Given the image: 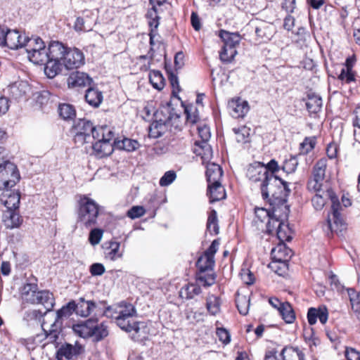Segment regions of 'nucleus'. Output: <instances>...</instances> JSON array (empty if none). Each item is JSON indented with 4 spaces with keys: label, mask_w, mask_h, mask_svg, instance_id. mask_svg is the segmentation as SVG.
Listing matches in <instances>:
<instances>
[{
    "label": "nucleus",
    "mask_w": 360,
    "mask_h": 360,
    "mask_svg": "<svg viewBox=\"0 0 360 360\" xmlns=\"http://www.w3.org/2000/svg\"><path fill=\"white\" fill-rule=\"evenodd\" d=\"M108 314V316H110L121 330L127 333L134 332L132 339L138 340L141 333H145L143 330L146 328V323L133 319V317L136 315V310L132 304L121 302L115 311L112 313L110 311Z\"/></svg>",
    "instance_id": "obj_1"
},
{
    "label": "nucleus",
    "mask_w": 360,
    "mask_h": 360,
    "mask_svg": "<svg viewBox=\"0 0 360 360\" xmlns=\"http://www.w3.org/2000/svg\"><path fill=\"white\" fill-rule=\"evenodd\" d=\"M247 176L253 182H261L260 190L262 198L272 206L273 212H275L277 207L282 206L280 202H277L278 193L274 191L275 186L272 185V183L277 180L271 176L268 177L266 170L260 162L257 166L249 167Z\"/></svg>",
    "instance_id": "obj_2"
},
{
    "label": "nucleus",
    "mask_w": 360,
    "mask_h": 360,
    "mask_svg": "<svg viewBox=\"0 0 360 360\" xmlns=\"http://www.w3.org/2000/svg\"><path fill=\"white\" fill-rule=\"evenodd\" d=\"M77 223L86 229L97 224L99 205L86 195H80L77 202Z\"/></svg>",
    "instance_id": "obj_3"
},
{
    "label": "nucleus",
    "mask_w": 360,
    "mask_h": 360,
    "mask_svg": "<svg viewBox=\"0 0 360 360\" xmlns=\"http://www.w3.org/2000/svg\"><path fill=\"white\" fill-rule=\"evenodd\" d=\"M74 332L83 338H91L100 342L109 335L108 326L105 322L99 323L97 319H89L72 327Z\"/></svg>",
    "instance_id": "obj_4"
},
{
    "label": "nucleus",
    "mask_w": 360,
    "mask_h": 360,
    "mask_svg": "<svg viewBox=\"0 0 360 360\" xmlns=\"http://www.w3.org/2000/svg\"><path fill=\"white\" fill-rule=\"evenodd\" d=\"M68 46L58 41H51L48 46L49 62L44 72L49 78H53L61 72L62 60Z\"/></svg>",
    "instance_id": "obj_5"
},
{
    "label": "nucleus",
    "mask_w": 360,
    "mask_h": 360,
    "mask_svg": "<svg viewBox=\"0 0 360 360\" xmlns=\"http://www.w3.org/2000/svg\"><path fill=\"white\" fill-rule=\"evenodd\" d=\"M262 166L266 170L268 177H271L277 181L272 183L274 186V191L278 193L277 202H280V205L285 206L287 202L288 198L291 192L288 183L277 176V173L281 169L278 162L275 159H271L267 164L261 163Z\"/></svg>",
    "instance_id": "obj_6"
},
{
    "label": "nucleus",
    "mask_w": 360,
    "mask_h": 360,
    "mask_svg": "<svg viewBox=\"0 0 360 360\" xmlns=\"http://www.w3.org/2000/svg\"><path fill=\"white\" fill-rule=\"evenodd\" d=\"M75 314L82 317H88L91 314L108 316V313L112 310L105 300H86L84 297L75 300Z\"/></svg>",
    "instance_id": "obj_7"
},
{
    "label": "nucleus",
    "mask_w": 360,
    "mask_h": 360,
    "mask_svg": "<svg viewBox=\"0 0 360 360\" xmlns=\"http://www.w3.org/2000/svg\"><path fill=\"white\" fill-rule=\"evenodd\" d=\"M219 37L223 41V46L219 52V57L224 63H231L237 54L236 47L240 41V35L238 32H230L221 30Z\"/></svg>",
    "instance_id": "obj_8"
},
{
    "label": "nucleus",
    "mask_w": 360,
    "mask_h": 360,
    "mask_svg": "<svg viewBox=\"0 0 360 360\" xmlns=\"http://www.w3.org/2000/svg\"><path fill=\"white\" fill-rule=\"evenodd\" d=\"M326 195L330 199L332 203L331 217L329 216L327 220L328 228L330 231L331 233H335L338 234L346 229V224L341 217V214L340 213L341 205L338 197L332 189L327 190Z\"/></svg>",
    "instance_id": "obj_9"
},
{
    "label": "nucleus",
    "mask_w": 360,
    "mask_h": 360,
    "mask_svg": "<svg viewBox=\"0 0 360 360\" xmlns=\"http://www.w3.org/2000/svg\"><path fill=\"white\" fill-rule=\"evenodd\" d=\"M17 167L10 161L0 165V190L12 188L20 180Z\"/></svg>",
    "instance_id": "obj_10"
},
{
    "label": "nucleus",
    "mask_w": 360,
    "mask_h": 360,
    "mask_svg": "<svg viewBox=\"0 0 360 360\" xmlns=\"http://www.w3.org/2000/svg\"><path fill=\"white\" fill-rule=\"evenodd\" d=\"M94 125L86 119H79L73 125L71 133L75 144L82 146L91 141V135L94 131Z\"/></svg>",
    "instance_id": "obj_11"
},
{
    "label": "nucleus",
    "mask_w": 360,
    "mask_h": 360,
    "mask_svg": "<svg viewBox=\"0 0 360 360\" xmlns=\"http://www.w3.org/2000/svg\"><path fill=\"white\" fill-rule=\"evenodd\" d=\"M68 51L62 60L61 69L64 66L66 69H77L84 63L83 53L77 48L68 47Z\"/></svg>",
    "instance_id": "obj_12"
},
{
    "label": "nucleus",
    "mask_w": 360,
    "mask_h": 360,
    "mask_svg": "<svg viewBox=\"0 0 360 360\" xmlns=\"http://www.w3.org/2000/svg\"><path fill=\"white\" fill-rule=\"evenodd\" d=\"M39 291L37 279L35 277L28 278L20 290L22 302L32 304Z\"/></svg>",
    "instance_id": "obj_13"
},
{
    "label": "nucleus",
    "mask_w": 360,
    "mask_h": 360,
    "mask_svg": "<svg viewBox=\"0 0 360 360\" xmlns=\"http://www.w3.org/2000/svg\"><path fill=\"white\" fill-rule=\"evenodd\" d=\"M272 262L270 264L271 268H275L276 264H281L285 268L287 266L289 259L292 255V250L287 248L284 243L278 244L271 250Z\"/></svg>",
    "instance_id": "obj_14"
},
{
    "label": "nucleus",
    "mask_w": 360,
    "mask_h": 360,
    "mask_svg": "<svg viewBox=\"0 0 360 360\" xmlns=\"http://www.w3.org/2000/svg\"><path fill=\"white\" fill-rule=\"evenodd\" d=\"M84 352V347L78 343L74 345L70 343H65L58 349L56 356L58 360H61L63 358L67 360H77L79 356Z\"/></svg>",
    "instance_id": "obj_15"
},
{
    "label": "nucleus",
    "mask_w": 360,
    "mask_h": 360,
    "mask_svg": "<svg viewBox=\"0 0 360 360\" xmlns=\"http://www.w3.org/2000/svg\"><path fill=\"white\" fill-rule=\"evenodd\" d=\"M67 82L69 88L77 89L89 87L94 84L93 79L88 74L79 71L72 72Z\"/></svg>",
    "instance_id": "obj_16"
},
{
    "label": "nucleus",
    "mask_w": 360,
    "mask_h": 360,
    "mask_svg": "<svg viewBox=\"0 0 360 360\" xmlns=\"http://www.w3.org/2000/svg\"><path fill=\"white\" fill-rule=\"evenodd\" d=\"M26 38L27 37H25L22 39L18 30H6L1 46H7L10 49H18L24 46Z\"/></svg>",
    "instance_id": "obj_17"
},
{
    "label": "nucleus",
    "mask_w": 360,
    "mask_h": 360,
    "mask_svg": "<svg viewBox=\"0 0 360 360\" xmlns=\"http://www.w3.org/2000/svg\"><path fill=\"white\" fill-rule=\"evenodd\" d=\"M228 108L230 115L234 118H243L250 110L247 101L240 98H233L229 101Z\"/></svg>",
    "instance_id": "obj_18"
},
{
    "label": "nucleus",
    "mask_w": 360,
    "mask_h": 360,
    "mask_svg": "<svg viewBox=\"0 0 360 360\" xmlns=\"http://www.w3.org/2000/svg\"><path fill=\"white\" fill-rule=\"evenodd\" d=\"M0 197V202L6 210H17L19 207L20 196L18 192L12 191L11 188L3 189Z\"/></svg>",
    "instance_id": "obj_19"
},
{
    "label": "nucleus",
    "mask_w": 360,
    "mask_h": 360,
    "mask_svg": "<svg viewBox=\"0 0 360 360\" xmlns=\"http://www.w3.org/2000/svg\"><path fill=\"white\" fill-rule=\"evenodd\" d=\"M317 319L322 324H325L328 319V311L325 305L319 306L317 308L310 307L307 311V321L310 326L314 325Z\"/></svg>",
    "instance_id": "obj_20"
},
{
    "label": "nucleus",
    "mask_w": 360,
    "mask_h": 360,
    "mask_svg": "<svg viewBox=\"0 0 360 360\" xmlns=\"http://www.w3.org/2000/svg\"><path fill=\"white\" fill-rule=\"evenodd\" d=\"M32 304L43 305L46 309V311L44 314H41L39 311L37 312L40 313L41 316H44L46 312L51 311L54 307L55 300L53 295L49 290H39Z\"/></svg>",
    "instance_id": "obj_21"
},
{
    "label": "nucleus",
    "mask_w": 360,
    "mask_h": 360,
    "mask_svg": "<svg viewBox=\"0 0 360 360\" xmlns=\"http://www.w3.org/2000/svg\"><path fill=\"white\" fill-rule=\"evenodd\" d=\"M2 221L6 229L18 228L22 223V218L17 210H6L4 211Z\"/></svg>",
    "instance_id": "obj_22"
},
{
    "label": "nucleus",
    "mask_w": 360,
    "mask_h": 360,
    "mask_svg": "<svg viewBox=\"0 0 360 360\" xmlns=\"http://www.w3.org/2000/svg\"><path fill=\"white\" fill-rule=\"evenodd\" d=\"M152 10L153 13L151 11H148V15H150L151 19L148 22L149 26L150 27V31L149 33L150 36V44L151 46V48L150 49V51H148V54H150V57H153L154 50L153 46L155 44L154 39L155 36L157 35V29L159 25V17L157 15V8L155 6H153L152 7Z\"/></svg>",
    "instance_id": "obj_23"
},
{
    "label": "nucleus",
    "mask_w": 360,
    "mask_h": 360,
    "mask_svg": "<svg viewBox=\"0 0 360 360\" xmlns=\"http://www.w3.org/2000/svg\"><path fill=\"white\" fill-rule=\"evenodd\" d=\"M103 248L105 249V257L110 261H115L123 256V251L120 250V242L114 240L105 242Z\"/></svg>",
    "instance_id": "obj_24"
},
{
    "label": "nucleus",
    "mask_w": 360,
    "mask_h": 360,
    "mask_svg": "<svg viewBox=\"0 0 360 360\" xmlns=\"http://www.w3.org/2000/svg\"><path fill=\"white\" fill-rule=\"evenodd\" d=\"M84 98L86 102L93 108L99 107L103 99L102 91L91 85L87 87Z\"/></svg>",
    "instance_id": "obj_25"
},
{
    "label": "nucleus",
    "mask_w": 360,
    "mask_h": 360,
    "mask_svg": "<svg viewBox=\"0 0 360 360\" xmlns=\"http://www.w3.org/2000/svg\"><path fill=\"white\" fill-rule=\"evenodd\" d=\"M303 101H305L307 110L310 114H316L321 111L322 99L318 94L312 92L308 93Z\"/></svg>",
    "instance_id": "obj_26"
},
{
    "label": "nucleus",
    "mask_w": 360,
    "mask_h": 360,
    "mask_svg": "<svg viewBox=\"0 0 360 360\" xmlns=\"http://www.w3.org/2000/svg\"><path fill=\"white\" fill-rule=\"evenodd\" d=\"M207 195L210 202L213 203L226 198V191L221 182H217L207 186Z\"/></svg>",
    "instance_id": "obj_27"
},
{
    "label": "nucleus",
    "mask_w": 360,
    "mask_h": 360,
    "mask_svg": "<svg viewBox=\"0 0 360 360\" xmlns=\"http://www.w3.org/2000/svg\"><path fill=\"white\" fill-rule=\"evenodd\" d=\"M206 177L208 185L221 182L223 176L221 167L215 163H210L207 165Z\"/></svg>",
    "instance_id": "obj_28"
},
{
    "label": "nucleus",
    "mask_w": 360,
    "mask_h": 360,
    "mask_svg": "<svg viewBox=\"0 0 360 360\" xmlns=\"http://www.w3.org/2000/svg\"><path fill=\"white\" fill-rule=\"evenodd\" d=\"M96 23L95 20L89 15L77 18L74 28L77 32H89L93 30Z\"/></svg>",
    "instance_id": "obj_29"
},
{
    "label": "nucleus",
    "mask_w": 360,
    "mask_h": 360,
    "mask_svg": "<svg viewBox=\"0 0 360 360\" xmlns=\"http://www.w3.org/2000/svg\"><path fill=\"white\" fill-rule=\"evenodd\" d=\"M113 143L105 141H96L93 143L92 148L95 155L98 158L110 155L113 152Z\"/></svg>",
    "instance_id": "obj_30"
},
{
    "label": "nucleus",
    "mask_w": 360,
    "mask_h": 360,
    "mask_svg": "<svg viewBox=\"0 0 360 360\" xmlns=\"http://www.w3.org/2000/svg\"><path fill=\"white\" fill-rule=\"evenodd\" d=\"M280 355L283 360H304V354L298 347L285 346L283 348Z\"/></svg>",
    "instance_id": "obj_31"
},
{
    "label": "nucleus",
    "mask_w": 360,
    "mask_h": 360,
    "mask_svg": "<svg viewBox=\"0 0 360 360\" xmlns=\"http://www.w3.org/2000/svg\"><path fill=\"white\" fill-rule=\"evenodd\" d=\"M201 292V288L197 283H188L180 289L179 297L182 299L191 300Z\"/></svg>",
    "instance_id": "obj_32"
},
{
    "label": "nucleus",
    "mask_w": 360,
    "mask_h": 360,
    "mask_svg": "<svg viewBox=\"0 0 360 360\" xmlns=\"http://www.w3.org/2000/svg\"><path fill=\"white\" fill-rule=\"evenodd\" d=\"M272 221L274 224H278L276 236L280 242L284 243V241H290L292 237L291 236V229L289 226L285 225L278 219H273Z\"/></svg>",
    "instance_id": "obj_33"
},
{
    "label": "nucleus",
    "mask_w": 360,
    "mask_h": 360,
    "mask_svg": "<svg viewBox=\"0 0 360 360\" xmlns=\"http://www.w3.org/2000/svg\"><path fill=\"white\" fill-rule=\"evenodd\" d=\"M48 49L41 48V49L33 50L32 53L27 56L29 60L34 64L37 65H44L46 66L47 63L49 62L48 58Z\"/></svg>",
    "instance_id": "obj_34"
},
{
    "label": "nucleus",
    "mask_w": 360,
    "mask_h": 360,
    "mask_svg": "<svg viewBox=\"0 0 360 360\" xmlns=\"http://www.w3.org/2000/svg\"><path fill=\"white\" fill-rule=\"evenodd\" d=\"M214 264V259L210 258L209 256H205L204 254H202L198 257L196 262V267L198 269V271H212Z\"/></svg>",
    "instance_id": "obj_35"
},
{
    "label": "nucleus",
    "mask_w": 360,
    "mask_h": 360,
    "mask_svg": "<svg viewBox=\"0 0 360 360\" xmlns=\"http://www.w3.org/2000/svg\"><path fill=\"white\" fill-rule=\"evenodd\" d=\"M206 308L212 316H216L220 312L221 300L220 298L214 295H210L206 300Z\"/></svg>",
    "instance_id": "obj_36"
},
{
    "label": "nucleus",
    "mask_w": 360,
    "mask_h": 360,
    "mask_svg": "<svg viewBox=\"0 0 360 360\" xmlns=\"http://www.w3.org/2000/svg\"><path fill=\"white\" fill-rule=\"evenodd\" d=\"M45 44L44 41L39 37H27L23 47L25 48L27 56L32 53L33 50L41 49L44 48Z\"/></svg>",
    "instance_id": "obj_37"
},
{
    "label": "nucleus",
    "mask_w": 360,
    "mask_h": 360,
    "mask_svg": "<svg viewBox=\"0 0 360 360\" xmlns=\"http://www.w3.org/2000/svg\"><path fill=\"white\" fill-rule=\"evenodd\" d=\"M278 311L286 323H292L295 321V314L292 305L289 302H284Z\"/></svg>",
    "instance_id": "obj_38"
},
{
    "label": "nucleus",
    "mask_w": 360,
    "mask_h": 360,
    "mask_svg": "<svg viewBox=\"0 0 360 360\" xmlns=\"http://www.w3.org/2000/svg\"><path fill=\"white\" fill-rule=\"evenodd\" d=\"M113 143L117 148L128 152L136 150L140 146L137 141L127 138H124L122 141H114Z\"/></svg>",
    "instance_id": "obj_39"
},
{
    "label": "nucleus",
    "mask_w": 360,
    "mask_h": 360,
    "mask_svg": "<svg viewBox=\"0 0 360 360\" xmlns=\"http://www.w3.org/2000/svg\"><path fill=\"white\" fill-rule=\"evenodd\" d=\"M149 81L152 86L159 91L162 90L165 84V78L159 70H151L150 72Z\"/></svg>",
    "instance_id": "obj_40"
},
{
    "label": "nucleus",
    "mask_w": 360,
    "mask_h": 360,
    "mask_svg": "<svg viewBox=\"0 0 360 360\" xmlns=\"http://www.w3.org/2000/svg\"><path fill=\"white\" fill-rule=\"evenodd\" d=\"M326 167L327 160L326 158L319 160L313 168V177L317 179L318 181H323Z\"/></svg>",
    "instance_id": "obj_41"
},
{
    "label": "nucleus",
    "mask_w": 360,
    "mask_h": 360,
    "mask_svg": "<svg viewBox=\"0 0 360 360\" xmlns=\"http://www.w3.org/2000/svg\"><path fill=\"white\" fill-rule=\"evenodd\" d=\"M196 281L205 287L212 285L216 281V274L214 273L198 271L195 275Z\"/></svg>",
    "instance_id": "obj_42"
},
{
    "label": "nucleus",
    "mask_w": 360,
    "mask_h": 360,
    "mask_svg": "<svg viewBox=\"0 0 360 360\" xmlns=\"http://www.w3.org/2000/svg\"><path fill=\"white\" fill-rule=\"evenodd\" d=\"M236 134V139L238 143H246L250 142V128L243 125L233 129Z\"/></svg>",
    "instance_id": "obj_43"
},
{
    "label": "nucleus",
    "mask_w": 360,
    "mask_h": 360,
    "mask_svg": "<svg viewBox=\"0 0 360 360\" xmlns=\"http://www.w3.org/2000/svg\"><path fill=\"white\" fill-rule=\"evenodd\" d=\"M207 229L211 233L217 235L219 233V224L217 213L215 210H212L210 212L207 221Z\"/></svg>",
    "instance_id": "obj_44"
},
{
    "label": "nucleus",
    "mask_w": 360,
    "mask_h": 360,
    "mask_svg": "<svg viewBox=\"0 0 360 360\" xmlns=\"http://www.w3.org/2000/svg\"><path fill=\"white\" fill-rule=\"evenodd\" d=\"M58 112L60 116L65 120H72L76 116V111L74 106L68 103L60 104Z\"/></svg>",
    "instance_id": "obj_45"
},
{
    "label": "nucleus",
    "mask_w": 360,
    "mask_h": 360,
    "mask_svg": "<svg viewBox=\"0 0 360 360\" xmlns=\"http://www.w3.org/2000/svg\"><path fill=\"white\" fill-rule=\"evenodd\" d=\"M75 313V300L70 301L67 304L56 311V322H58L63 317H68Z\"/></svg>",
    "instance_id": "obj_46"
},
{
    "label": "nucleus",
    "mask_w": 360,
    "mask_h": 360,
    "mask_svg": "<svg viewBox=\"0 0 360 360\" xmlns=\"http://www.w3.org/2000/svg\"><path fill=\"white\" fill-rule=\"evenodd\" d=\"M316 139L315 136L305 137L300 144V155H307L311 152L316 146Z\"/></svg>",
    "instance_id": "obj_47"
},
{
    "label": "nucleus",
    "mask_w": 360,
    "mask_h": 360,
    "mask_svg": "<svg viewBox=\"0 0 360 360\" xmlns=\"http://www.w3.org/2000/svg\"><path fill=\"white\" fill-rule=\"evenodd\" d=\"M347 292L352 310L360 315V292H356L352 288L348 289Z\"/></svg>",
    "instance_id": "obj_48"
},
{
    "label": "nucleus",
    "mask_w": 360,
    "mask_h": 360,
    "mask_svg": "<svg viewBox=\"0 0 360 360\" xmlns=\"http://www.w3.org/2000/svg\"><path fill=\"white\" fill-rule=\"evenodd\" d=\"M165 128V124H162L158 121L153 122L149 127V137L153 139L160 137L164 134Z\"/></svg>",
    "instance_id": "obj_49"
},
{
    "label": "nucleus",
    "mask_w": 360,
    "mask_h": 360,
    "mask_svg": "<svg viewBox=\"0 0 360 360\" xmlns=\"http://www.w3.org/2000/svg\"><path fill=\"white\" fill-rule=\"evenodd\" d=\"M197 129L198 131V134L202 139V141H203L204 143L202 148H205V150L207 151H210V146L206 143V142L210 139L211 136L210 127L207 125L203 124L202 125L198 126Z\"/></svg>",
    "instance_id": "obj_50"
},
{
    "label": "nucleus",
    "mask_w": 360,
    "mask_h": 360,
    "mask_svg": "<svg viewBox=\"0 0 360 360\" xmlns=\"http://www.w3.org/2000/svg\"><path fill=\"white\" fill-rule=\"evenodd\" d=\"M298 165V160L295 156L291 155L283 162L281 169L286 174H292L295 172Z\"/></svg>",
    "instance_id": "obj_51"
},
{
    "label": "nucleus",
    "mask_w": 360,
    "mask_h": 360,
    "mask_svg": "<svg viewBox=\"0 0 360 360\" xmlns=\"http://www.w3.org/2000/svg\"><path fill=\"white\" fill-rule=\"evenodd\" d=\"M236 307L241 315L245 316L248 314L250 307V299L245 296H240L236 300Z\"/></svg>",
    "instance_id": "obj_52"
},
{
    "label": "nucleus",
    "mask_w": 360,
    "mask_h": 360,
    "mask_svg": "<svg viewBox=\"0 0 360 360\" xmlns=\"http://www.w3.org/2000/svg\"><path fill=\"white\" fill-rule=\"evenodd\" d=\"M184 112L186 115V122L191 124H196L200 117L196 108L193 110V106H186L184 108Z\"/></svg>",
    "instance_id": "obj_53"
},
{
    "label": "nucleus",
    "mask_w": 360,
    "mask_h": 360,
    "mask_svg": "<svg viewBox=\"0 0 360 360\" xmlns=\"http://www.w3.org/2000/svg\"><path fill=\"white\" fill-rule=\"evenodd\" d=\"M168 79L170 82V84L172 87V95L175 97L177 96V94L180 92L181 88L179 84V79L178 77L172 72V71H168Z\"/></svg>",
    "instance_id": "obj_54"
},
{
    "label": "nucleus",
    "mask_w": 360,
    "mask_h": 360,
    "mask_svg": "<svg viewBox=\"0 0 360 360\" xmlns=\"http://www.w3.org/2000/svg\"><path fill=\"white\" fill-rule=\"evenodd\" d=\"M338 78L341 81H345L347 84L354 81V75L353 74L349 64H347V69L342 68L341 70L340 74L338 75Z\"/></svg>",
    "instance_id": "obj_55"
},
{
    "label": "nucleus",
    "mask_w": 360,
    "mask_h": 360,
    "mask_svg": "<svg viewBox=\"0 0 360 360\" xmlns=\"http://www.w3.org/2000/svg\"><path fill=\"white\" fill-rule=\"evenodd\" d=\"M103 234V231L101 229L96 228V229H92L90 231L89 236V243L92 245H98L102 239Z\"/></svg>",
    "instance_id": "obj_56"
},
{
    "label": "nucleus",
    "mask_w": 360,
    "mask_h": 360,
    "mask_svg": "<svg viewBox=\"0 0 360 360\" xmlns=\"http://www.w3.org/2000/svg\"><path fill=\"white\" fill-rule=\"evenodd\" d=\"M146 210L143 206L136 205L131 207L127 212V216L131 219H134L136 218H139L144 215Z\"/></svg>",
    "instance_id": "obj_57"
},
{
    "label": "nucleus",
    "mask_w": 360,
    "mask_h": 360,
    "mask_svg": "<svg viewBox=\"0 0 360 360\" xmlns=\"http://www.w3.org/2000/svg\"><path fill=\"white\" fill-rule=\"evenodd\" d=\"M176 172L173 170L166 172L160 179V185L161 186H167L170 185L176 179Z\"/></svg>",
    "instance_id": "obj_58"
},
{
    "label": "nucleus",
    "mask_w": 360,
    "mask_h": 360,
    "mask_svg": "<svg viewBox=\"0 0 360 360\" xmlns=\"http://www.w3.org/2000/svg\"><path fill=\"white\" fill-rule=\"evenodd\" d=\"M296 35L298 37L297 42L301 44H305L311 38L310 33L303 27L297 29Z\"/></svg>",
    "instance_id": "obj_59"
},
{
    "label": "nucleus",
    "mask_w": 360,
    "mask_h": 360,
    "mask_svg": "<svg viewBox=\"0 0 360 360\" xmlns=\"http://www.w3.org/2000/svg\"><path fill=\"white\" fill-rule=\"evenodd\" d=\"M241 280L246 285H252L255 282L254 274L248 269H242L240 273Z\"/></svg>",
    "instance_id": "obj_60"
},
{
    "label": "nucleus",
    "mask_w": 360,
    "mask_h": 360,
    "mask_svg": "<svg viewBox=\"0 0 360 360\" xmlns=\"http://www.w3.org/2000/svg\"><path fill=\"white\" fill-rule=\"evenodd\" d=\"M217 335L219 340L225 345H227L231 341V336L229 331L224 328H217Z\"/></svg>",
    "instance_id": "obj_61"
},
{
    "label": "nucleus",
    "mask_w": 360,
    "mask_h": 360,
    "mask_svg": "<svg viewBox=\"0 0 360 360\" xmlns=\"http://www.w3.org/2000/svg\"><path fill=\"white\" fill-rule=\"evenodd\" d=\"M105 267L101 263H94L90 266L89 271L91 276H101L105 273Z\"/></svg>",
    "instance_id": "obj_62"
},
{
    "label": "nucleus",
    "mask_w": 360,
    "mask_h": 360,
    "mask_svg": "<svg viewBox=\"0 0 360 360\" xmlns=\"http://www.w3.org/2000/svg\"><path fill=\"white\" fill-rule=\"evenodd\" d=\"M219 241L218 239L214 240L210 247L204 252L205 256H209L210 258L214 259V255L217 252L219 246Z\"/></svg>",
    "instance_id": "obj_63"
},
{
    "label": "nucleus",
    "mask_w": 360,
    "mask_h": 360,
    "mask_svg": "<svg viewBox=\"0 0 360 360\" xmlns=\"http://www.w3.org/2000/svg\"><path fill=\"white\" fill-rule=\"evenodd\" d=\"M311 202L316 210H321L326 204V199L321 195L316 193L312 198Z\"/></svg>",
    "instance_id": "obj_64"
}]
</instances>
